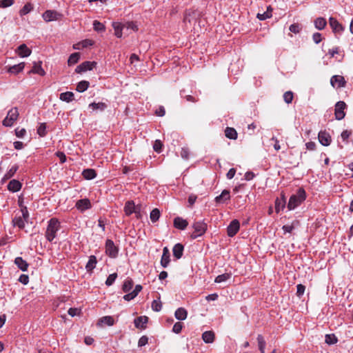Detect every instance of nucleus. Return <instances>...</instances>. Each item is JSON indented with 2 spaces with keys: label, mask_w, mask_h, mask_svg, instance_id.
Segmentation results:
<instances>
[{
  "label": "nucleus",
  "mask_w": 353,
  "mask_h": 353,
  "mask_svg": "<svg viewBox=\"0 0 353 353\" xmlns=\"http://www.w3.org/2000/svg\"><path fill=\"white\" fill-rule=\"evenodd\" d=\"M286 205V199L283 193L281 194L280 198H276L275 200V211L278 214L280 211L283 210Z\"/></svg>",
  "instance_id": "nucleus-15"
},
{
  "label": "nucleus",
  "mask_w": 353,
  "mask_h": 353,
  "mask_svg": "<svg viewBox=\"0 0 353 353\" xmlns=\"http://www.w3.org/2000/svg\"><path fill=\"white\" fill-rule=\"evenodd\" d=\"M173 225L175 228L184 230L188 227V222L180 216H176L174 219Z\"/></svg>",
  "instance_id": "nucleus-12"
},
{
  "label": "nucleus",
  "mask_w": 353,
  "mask_h": 353,
  "mask_svg": "<svg viewBox=\"0 0 353 353\" xmlns=\"http://www.w3.org/2000/svg\"><path fill=\"white\" fill-rule=\"evenodd\" d=\"M99 324H105L108 326L113 325L114 323V319L110 316H105L101 318L98 322Z\"/></svg>",
  "instance_id": "nucleus-37"
},
{
  "label": "nucleus",
  "mask_w": 353,
  "mask_h": 353,
  "mask_svg": "<svg viewBox=\"0 0 353 353\" xmlns=\"http://www.w3.org/2000/svg\"><path fill=\"white\" fill-rule=\"evenodd\" d=\"M283 100L284 101L290 104L292 103L293 98H294V94L292 91H287L283 94Z\"/></svg>",
  "instance_id": "nucleus-49"
},
{
  "label": "nucleus",
  "mask_w": 353,
  "mask_h": 353,
  "mask_svg": "<svg viewBox=\"0 0 353 353\" xmlns=\"http://www.w3.org/2000/svg\"><path fill=\"white\" fill-rule=\"evenodd\" d=\"M42 17L46 22H50L57 20L60 14L55 10H48L43 12Z\"/></svg>",
  "instance_id": "nucleus-11"
},
{
  "label": "nucleus",
  "mask_w": 353,
  "mask_h": 353,
  "mask_svg": "<svg viewBox=\"0 0 353 353\" xmlns=\"http://www.w3.org/2000/svg\"><path fill=\"white\" fill-rule=\"evenodd\" d=\"M202 339L205 343H212L215 339L214 332L212 330L204 332L202 334Z\"/></svg>",
  "instance_id": "nucleus-24"
},
{
  "label": "nucleus",
  "mask_w": 353,
  "mask_h": 353,
  "mask_svg": "<svg viewBox=\"0 0 353 353\" xmlns=\"http://www.w3.org/2000/svg\"><path fill=\"white\" fill-rule=\"evenodd\" d=\"M170 262V254L168 247H164L163 249V254L161 259V265L163 268H165L168 266Z\"/></svg>",
  "instance_id": "nucleus-13"
},
{
  "label": "nucleus",
  "mask_w": 353,
  "mask_h": 353,
  "mask_svg": "<svg viewBox=\"0 0 353 353\" xmlns=\"http://www.w3.org/2000/svg\"><path fill=\"white\" fill-rule=\"evenodd\" d=\"M272 8L270 6H268L267 10L264 12L263 13H258L257 14V19H259L260 21H263L267 19H270L272 17Z\"/></svg>",
  "instance_id": "nucleus-32"
},
{
  "label": "nucleus",
  "mask_w": 353,
  "mask_h": 353,
  "mask_svg": "<svg viewBox=\"0 0 353 353\" xmlns=\"http://www.w3.org/2000/svg\"><path fill=\"white\" fill-rule=\"evenodd\" d=\"M148 343V336H142L138 341V346L143 347V346L145 345Z\"/></svg>",
  "instance_id": "nucleus-63"
},
{
  "label": "nucleus",
  "mask_w": 353,
  "mask_h": 353,
  "mask_svg": "<svg viewBox=\"0 0 353 353\" xmlns=\"http://www.w3.org/2000/svg\"><path fill=\"white\" fill-rule=\"evenodd\" d=\"M257 342H258L259 349L261 353H265V348L266 343H265L264 338L262 335H261V334L258 335Z\"/></svg>",
  "instance_id": "nucleus-41"
},
{
  "label": "nucleus",
  "mask_w": 353,
  "mask_h": 353,
  "mask_svg": "<svg viewBox=\"0 0 353 353\" xmlns=\"http://www.w3.org/2000/svg\"><path fill=\"white\" fill-rule=\"evenodd\" d=\"M7 117H9L10 120L15 121L18 117H19V112L17 108H12L8 112Z\"/></svg>",
  "instance_id": "nucleus-43"
},
{
  "label": "nucleus",
  "mask_w": 353,
  "mask_h": 353,
  "mask_svg": "<svg viewBox=\"0 0 353 353\" xmlns=\"http://www.w3.org/2000/svg\"><path fill=\"white\" fill-rule=\"evenodd\" d=\"M161 212L158 208H154L150 214V219L152 223H156L160 218Z\"/></svg>",
  "instance_id": "nucleus-38"
},
{
  "label": "nucleus",
  "mask_w": 353,
  "mask_h": 353,
  "mask_svg": "<svg viewBox=\"0 0 353 353\" xmlns=\"http://www.w3.org/2000/svg\"><path fill=\"white\" fill-rule=\"evenodd\" d=\"M89 108H92L93 110H99L100 111H103L108 108V105L103 102H93L89 104Z\"/></svg>",
  "instance_id": "nucleus-34"
},
{
  "label": "nucleus",
  "mask_w": 353,
  "mask_h": 353,
  "mask_svg": "<svg viewBox=\"0 0 353 353\" xmlns=\"http://www.w3.org/2000/svg\"><path fill=\"white\" fill-rule=\"evenodd\" d=\"M37 134L41 137H44L47 134L46 131V123H41L39 124V127L37 130Z\"/></svg>",
  "instance_id": "nucleus-45"
},
{
  "label": "nucleus",
  "mask_w": 353,
  "mask_h": 353,
  "mask_svg": "<svg viewBox=\"0 0 353 353\" xmlns=\"http://www.w3.org/2000/svg\"><path fill=\"white\" fill-rule=\"evenodd\" d=\"M16 52L20 57H27L31 54V50L25 43L21 44L16 50Z\"/></svg>",
  "instance_id": "nucleus-18"
},
{
  "label": "nucleus",
  "mask_w": 353,
  "mask_h": 353,
  "mask_svg": "<svg viewBox=\"0 0 353 353\" xmlns=\"http://www.w3.org/2000/svg\"><path fill=\"white\" fill-rule=\"evenodd\" d=\"M330 83L334 88H341L345 86L346 81L343 76L334 75L330 79Z\"/></svg>",
  "instance_id": "nucleus-8"
},
{
  "label": "nucleus",
  "mask_w": 353,
  "mask_h": 353,
  "mask_svg": "<svg viewBox=\"0 0 353 353\" xmlns=\"http://www.w3.org/2000/svg\"><path fill=\"white\" fill-rule=\"evenodd\" d=\"M163 143L160 140H156L153 145V149L155 152L160 153L161 152Z\"/></svg>",
  "instance_id": "nucleus-55"
},
{
  "label": "nucleus",
  "mask_w": 353,
  "mask_h": 353,
  "mask_svg": "<svg viewBox=\"0 0 353 353\" xmlns=\"http://www.w3.org/2000/svg\"><path fill=\"white\" fill-rule=\"evenodd\" d=\"M136 205L133 201H128L125 203L124 212L126 216H129L135 212Z\"/></svg>",
  "instance_id": "nucleus-23"
},
{
  "label": "nucleus",
  "mask_w": 353,
  "mask_h": 353,
  "mask_svg": "<svg viewBox=\"0 0 353 353\" xmlns=\"http://www.w3.org/2000/svg\"><path fill=\"white\" fill-rule=\"evenodd\" d=\"M143 287L141 285H136L132 292L128 293L123 296V299L127 301H130L134 299L139 293L142 290Z\"/></svg>",
  "instance_id": "nucleus-16"
},
{
  "label": "nucleus",
  "mask_w": 353,
  "mask_h": 353,
  "mask_svg": "<svg viewBox=\"0 0 353 353\" xmlns=\"http://www.w3.org/2000/svg\"><path fill=\"white\" fill-rule=\"evenodd\" d=\"M240 228V223L237 219L232 220L227 228L228 236L233 237L236 234Z\"/></svg>",
  "instance_id": "nucleus-6"
},
{
  "label": "nucleus",
  "mask_w": 353,
  "mask_h": 353,
  "mask_svg": "<svg viewBox=\"0 0 353 353\" xmlns=\"http://www.w3.org/2000/svg\"><path fill=\"white\" fill-rule=\"evenodd\" d=\"M305 290V286L302 284H298L296 286V295L301 297L303 295Z\"/></svg>",
  "instance_id": "nucleus-58"
},
{
  "label": "nucleus",
  "mask_w": 353,
  "mask_h": 353,
  "mask_svg": "<svg viewBox=\"0 0 353 353\" xmlns=\"http://www.w3.org/2000/svg\"><path fill=\"white\" fill-rule=\"evenodd\" d=\"M194 232L190 234L192 239L203 236L208 230V225L204 221H194L192 225Z\"/></svg>",
  "instance_id": "nucleus-3"
},
{
  "label": "nucleus",
  "mask_w": 353,
  "mask_h": 353,
  "mask_svg": "<svg viewBox=\"0 0 353 353\" xmlns=\"http://www.w3.org/2000/svg\"><path fill=\"white\" fill-rule=\"evenodd\" d=\"M114 29V34L117 37L121 38L122 37V26L120 24H113Z\"/></svg>",
  "instance_id": "nucleus-53"
},
{
  "label": "nucleus",
  "mask_w": 353,
  "mask_h": 353,
  "mask_svg": "<svg viewBox=\"0 0 353 353\" xmlns=\"http://www.w3.org/2000/svg\"><path fill=\"white\" fill-rule=\"evenodd\" d=\"M21 187V183L16 179L11 180L8 184V190L12 192H19Z\"/></svg>",
  "instance_id": "nucleus-20"
},
{
  "label": "nucleus",
  "mask_w": 353,
  "mask_h": 353,
  "mask_svg": "<svg viewBox=\"0 0 353 353\" xmlns=\"http://www.w3.org/2000/svg\"><path fill=\"white\" fill-rule=\"evenodd\" d=\"M133 285L134 282L132 279L130 278H127L123 283L122 290L126 294L130 293V291L132 289Z\"/></svg>",
  "instance_id": "nucleus-30"
},
{
  "label": "nucleus",
  "mask_w": 353,
  "mask_h": 353,
  "mask_svg": "<svg viewBox=\"0 0 353 353\" xmlns=\"http://www.w3.org/2000/svg\"><path fill=\"white\" fill-rule=\"evenodd\" d=\"M26 134V130L24 128L19 129L17 128L15 130V134L19 138L23 137Z\"/></svg>",
  "instance_id": "nucleus-64"
},
{
  "label": "nucleus",
  "mask_w": 353,
  "mask_h": 353,
  "mask_svg": "<svg viewBox=\"0 0 353 353\" xmlns=\"http://www.w3.org/2000/svg\"><path fill=\"white\" fill-rule=\"evenodd\" d=\"M33 10V6L30 3H27L24 5V6L20 10L19 14L20 16H23L29 12H30Z\"/></svg>",
  "instance_id": "nucleus-42"
},
{
  "label": "nucleus",
  "mask_w": 353,
  "mask_h": 353,
  "mask_svg": "<svg viewBox=\"0 0 353 353\" xmlns=\"http://www.w3.org/2000/svg\"><path fill=\"white\" fill-rule=\"evenodd\" d=\"M119 248L111 239L105 241V254L110 258H116L118 256Z\"/></svg>",
  "instance_id": "nucleus-4"
},
{
  "label": "nucleus",
  "mask_w": 353,
  "mask_h": 353,
  "mask_svg": "<svg viewBox=\"0 0 353 353\" xmlns=\"http://www.w3.org/2000/svg\"><path fill=\"white\" fill-rule=\"evenodd\" d=\"M314 25L315 28H316L319 30H322L325 28L327 25L326 19L324 17H317L314 21Z\"/></svg>",
  "instance_id": "nucleus-25"
},
{
  "label": "nucleus",
  "mask_w": 353,
  "mask_h": 353,
  "mask_svg": "<svg viewBox=\"0 0 353 353\" xmlns=\"http://www.w3.org/2000/svg\"><path fill=\"white\" fill-rule=\"evenodd\" d=\"M152 308L155 312H159L162 308V303L160 300H154L152 303Z\"/></svg>",
  "instance_id": "nucleus-52"
},
{
  "label": "nucleus",
  "mask_w": 353,
  "mask_h": 353,
  "mask_svg": "<svg viewBox=\"0 0 353 353\" xmlns=\"http://www.w3.org/2000/svg\"><path fill=\"white\" fill-rule=\"evenodd\" d=\"M97 260L95 256L91 255L89 257V260L85 265V269L88 272H91L96 267Z\"/></svg>",
  "instance_id": "nucleus-26"
},
{
  "label": "nucleus",
  "mask_w": 353,
  "mask_h": 353,
  "mask_svg": "<svg viewBox=\"0 0 353 353\" xmlns=\"http://www.w3.org/2000/svg\"><path fill=\"white\" fill-rule=\"evenodd\" d=\"M82 176L87 180H91L97 176V172L94 169L88 168L82 172Z\"/></svg>",
  "instance_id": "nucleus-31"
},
{
  "label": "nucleus",
  "mask_w": 353,
  "mask_h": 353,
  "mask_svg": "<svg viewBox=\"0 0 353 353\" xmlns=\"http://www.w3.org/2000/svg\"><path fill=\"white\" fill-rule=\"evenodd\" d=\"M90 83L88 81H81L77 85L76 90L79 92L85 91L89 87Z\"/></svg>",
  "instance_id": "nucleus-39"
},
{
  "label": "nucleus",
  "mask_w": 353,
  "mask_h": 353,
  "mask_svg": "<svg viewBox=\"0 0 353 353\" xmlns=\"http://www.w3.org/2000/svg\"><path fill=\"white\" fill-rule=\"evenodd\" d=\"M30 73L38 74L41 76H44L46 74V72L41 67V62H34L32 70L30 71Z\"/></svg>",
  "instance_id": "nucleus-28"
},
{
  "label": "nucleus",
  "mask_w": 353,
  "mask_h": 353,
  "mask_svg": "<svg viewBox=\"0 0 353 353\" xmlns=\"http://www.w3.org/2000/svg\"><path fill=\"white\" fill-rule=\"evenodd\" d=\"M184 247L181 243H176L172 248L173 256L176 259H179L182 257L183 254Z\"/></svg>",
  "instance_id": "nucleus-22"
},
{
  "label": "nucleus",
  "mask_w": 353,
  "mask_h": 353,
  "mask_svg": "<svg viewBox=\"0 0 353 353\" xmlns=\"http://www.w3.org/2000/svg\"><path fill=\"white\" fill-rule=\"evenodd\" d=\"M14 264L23 272L27 271L29 267V264L27 263V261L23 260V258L20 256L15 258Z\"/></svg>",
  "instance_id": "nucleus-21"
},
{
  "label": "nucleus",
  "mask_w": 353,
  "mask_h": 353,
  "mask_svg": "<svg viewBox=\"0 0 353 353\" xmlns=\"http://www.w3.org/2000/svg\"><path fill=\"white\" fill-rule=\"evenodd\" d=\"M183 328V325L180 322H176L174 323L172 327V331L176 334H179L181 332Z\"/></svg>",
  "instance_id": "nucleus-59"
},
{
  "label": "nucleus",
  "mask_w": 353,
  "mask_h": 353,
  "mask_svg": "<svg viewBox=\"0 0 353 353\" xmlns=\"http://www.w3.org/2000/svg\"><path fill=\"white\" fill-rule=\"evenodd\" d=\"M26 221L21 216H15L12 219L13 225L18 227L19 229H23L25 228V223Z\"/></svg>",
  "instance_id": "nucleus-33"
},
{
  "label": "nucleus",
  "mask_w": 353,
  "mask_h": 353,
  "mask_svg": "<svg viewBox=\"0 0 353 353\" xmlns=\"http://www.w3.org/2000/svg\"><path fill=\"white\" fill-rule=\"evenodd\" d=\"M25 67V63L21 62L19 64L14 65L12 66H10L8 69V72L11 74H17L20 72H21Z\"/></svg>",
  "instance_id": "nucleus-27"
},
{
  "label": "nucleus",
  "mask_w": 353,
  "mask_h": 353,
  "mask_svg": "<svg viewBox=\"0 0 353 353\" xmlns=\"http://www.w3.org/2000/svg\"><path fill=\"white\" fill-rule=\"evenodd\" d=\"M329 24L334 33H341L344 30V28L336 18L330 17Z\"/></svg>",
  "instance_id": "nucleus-9"
},
{
  "label": "nucleus",
  "mask_w": 353,
  "mask_h": 353,
  "mask_svg": "<svg viewBox=\"0 0 353 353\" xmlns=\"http://www.w3.org/2000/svg\"><path fill=\"white\" fill-rule=\"evenodd\" d=\"M14 3V0H1L0 1V8H6L12 6Z\"/></svg>",
  "instance_id": "nucleus-54"
},
{
  "label": "nucleus",
  "mask_w": 353,
  "mask_h": 353,
  "mask_svg": "<svg viewBox=\"0 0 353 353\" xmlns=\"http://www.w3.org/2000/svg\"><path fill=\"white\" fill-rule=\"evenodd\" d=\"M117 278V273H113V274H110L105 281V285L108 286L112 285L114 283Z\"/></svg>",
  "instance_id": "nucleus-51"
},
{
  "label": "nucleus",
  "mask_w": 353,
  "mask_h": 353,
  "mask_svg": "<svg viewBox=\"0 0 353 353\" xmlns=\"http://www.w3.org/2000/svg\"><path fill=\"white\" fill-rule=\"evenodd\" d=\"M347 108L346 103L343 101H338L335 105L334 115L337 120L343 119L345 116V109Z\"/></svg>",
  "instance_id": "nucleus-5"
},
{
  "label": "nucleus",
  "mask_w": 353,
  "mask_h": 353,
  "mask_svg": "<svg viewBox=\"0 0 353 353\" xmlns=\"http://www.w3.org/2000/svg\"><path fill=\"white\" fill-rule=\"evenodd\" d=\"M175 318L180 321H183L187 318L188 312L183 307H179L174 313Z\"/></svg>",
  "instance_id": "nucleus-29"
},
{
  "label": "nucleus",
  "mask_w": 353,
  "mask_h": 353,
  "mask_svg": "<svg viewBox=\"0 0 353 353\" xmlns=\"http://www.w3.org/2000/svg\"><path fill=\"white\" fill-rule=\"evenodd\" d=\"M148 322V317L146 316H141L136 318L134 320V326L137 328L145 329L146 327V324Z\"/></svg>",
  "instance_id": "nucleus-19"
},
{
  "label": "nucleus",
  "mask_w": 353,
  "mask_h": 353,
  "mask_svg": "<svg viewBox=\"0 0 353 353\" xmlns=\"http://www.w3.org/2000/svg\"><path fill=\"white\" fill-rule=\"evenodd\" d=\"M325 341L329 345H333L337 343L338 340L334 334H326Z\"/></svg>",
  "instance_id": "nucleus-48"
},
{
  "label": "nucleus",
  "mask_w": 353,
  "mask_h": 353,
  "mask_svg": "<svg viewBox=\"0 0 353 353\" xmlns=\"http://www.w3.org/2000/svg\"><path fill=\"white\" fill-rule=\"evenodd\" d=\"M18 281L23 285H27L29 282V276L27 274H21Z\"/></svg>",
  "instance_id": "nucleus-62"
},
{
  "label": "nucleus",
  "mask_w": 353,
  "mask_h": 353,
  "mask_svg": "<svg viewBox=\"0 0 353 353\" xmlns=\"http://www.w3.org/2000/svg\"><path fill=\"white\" fill-rule=\"evenodd\" d=\"M183 92H184L183 90L181 91V93H180L181 97L184 98L187 101L192 102V103H195V102L197 101V100L194 97H192V95L188 94V95H185L184 96L183 95Z\"/></svg>",
  "instance_id": "nucleus-60"
},
{
  "label": "nucleus",
  "mask_w": 353,
  "mask_h": 353,
  "mask_svg": "<svg viewBox=\"0 0 353 353\" xmlns=\"http://www.w3.org/2000/svg\"><path fill=\"white\" fill-rule=\"evenodd\" d=\"M21 215H20V216H22L23 219L26 221L28 222V219H29V212H28L27 207L22 206L21 208Z\"/></svg>",
  "instance_id": "nucleus-56"
},
{
  "label": "nucleus",
  "mask_w": 353,
  "mask_h": 353,
  "mask_svg": "<svg viewBox=\"0 0 353 353\" xmlns=\"http://www.w3.org/2000/svg\"><path fill=\"white\" fill-rule=\"evenodd\" d=\"M96 65L97 63L95 61H84L76 68L75 72L77 73H81L88 70H91Z\"/></svg>",
  "instance_id": "nucleus-7"
},
{
  "label": "nucleus",
  "mask_w": 353,
  "mask_h": 353,
  "mask_svg": "<svg viewBox=\"0 0 353 353\" xmlns=\"http://www.w3.org/2000/svg\"><path fill=\"white\" fill-rule=\"evenodd\" d=\"M230 199V192L228 190H224L221 194L215 197L214 201L216 203H223Z\"/></svg>",
  "instance_id": "nucleus-17"
},
{
  "label": "nucleus",
  "mask_w": 353,
  "mask_h": 353,
  "mask_svg": "<svg viewBox=\"0 0 353 353\" xmlns=\"http://www.w3.org/2000/svg\"><path fill=\"white\" fill-rule=\"evenodd\" d=\"M93 29L97 32H103L105 30V26L97 20L93 21Z\"/></svg>",
  "instance_id": "nucleus-47"
},
{
  "label": "nucleus",
  "mask_w": 353,
  "mask_h": 353,
  "mask_svg": "<svg viewBox=\"0 0 353 353\" xmlns=\"http://www.w3.org/2000/svg\"><path fill=\"white\" fill-rule=\"evenodd\" d=\"M312 40L316 43L318 44L322 41V35L319 32H314L312 35Z\"/></svg>",
  "instance_id": "nucleus-61"
},
{
  "label": "nucleus",
  "mask_w": 353,
  "mask_h": 353,
  "mask_svg": "<svg viewBox=\"0 0 353 353\" xmlns=\"http://www.w3.org/2000/svg\"><path fill=\"white\" fill-rule=\"evenodd\" d=\"M19 166L17 165H12L10 170L6 172V174L3 176V179H8L12 177L16 172L17 171Z\"/></svg>",
  "instance_id": "nucleus-46"
},
{
  "label": "nucleus",
  "mask_w": 353,
  "mask_h": 353,
  "mask_svg": "<svg viewBox=\"0 0 353 353\" xmlns=\"http://www.w3.org/2000/svg\"><path fill=\"white\" fill-rule=\"evenodd\" d=\"M225 135L230 139L235 140L237 139V132L233 128L227 127L225 130Z\"/></svg>",
  "instance_id": "nucleus-35"
},
{
  "label": "nucleus",
  "mask_w": 353,
  "mask_h": 353,
  "mask_svg": "<svg viewBox=\"0 0 353 353\" xmlns=\"http://www.w3.org/2000/svg\"><path fill=\"white\" fill-rule=\"evenodd\" d=\"M75 206L79 210L83 212L91 208L92 205L88 199H83L77 201Z\"/></svg>",
  "instance_id": "nucleus-14"
},
{
  "label": "nucleus",
  "mask_w": 353,
  "mask_h": 353,
  "mask_svg": "<svg viewBox=\"0 0 353 353\" xmlns=\"http://www.w3.org/2000/svg\"><path fill=\"white\" fill-rule=\"evenodd\" d=\"M231 277L230 273H224L220 275H218L214 280L215 283H220L222 282H225L228 280Z\"/></svg>",
  "instance_id": "nucleus-44"
},
{
  "label": "nucleus",
  "mask_w": 353,
  "mask_h": 353,
  "mask_svg": "<svg viewBox=\"0 0 353 353\" xmlns=\"http://www.w3.org/2000/svg\"><path fill=\"white\" fill-rule=\"evenodd\" d=\"M306 199V193L303 188H299L295 194H292L289 199L288 208L289 210H294L300 205Z\"/></svg>",
  "instance_id": "nucleus-2"
},
{
  "label": "nucleus",
  "mask_w": 353,
  "mask_h": 353,
  "mask_svg": "<svg viewBox=\"0 0 353 353\" xmlns=\"http://www.w3.org/2000/svg\"><path fill=\"white\" fill-rule=\"evenodd\" d=\"M59 99L65 102H71L74 99V93L72 92H65L60 94Z\"/></svg>",
  "instance_id": "nucleus-36"
},
{
  "label": "nucleus",
  "mask_w": 353,
  "mask_h": 353,
  "mask_svg": "<svg viewBox=\"0 0 353 353\" xmlns=\"http://www.w3.org/2000/svg\"><path fill=\"white\" fill-rule=\"evenodd\" d=\"M61 229V222L57 218H51L48 221L45 236L49 242H52L57 237L58 231Z\"/></svg>",
  "instance_id": "nucleus-1"
},
{
  "label": "nucleus",
  "mask_w": 353,
  "mask_h": 353,
  "mask_svg": "<svg viewBox=\"0 0 353 353\" xmlns=\"http://www.w3.org/2000/svg\"><path fill=\"white\" fill-rule=\"evenodd\" d=\"M318 139L320 143L324 146L330 145L332 141L331 136L326 131H320Z\"/></svg>",
  "instance_id": "nucleus-10"
},
{
  "label": "nucleus",
  "mask_w": 353,
  "mask_h": 353,
  "mask_svg": "<svg viewBox=\"0 0 353 353\" xmlns=\"http://www.w3.org/2000/svg\"><path fill=\"white\" fill-rule=\"evenodd\" d=\"M181 157L183 159H188L189 157H190V150L188 148H181Z\"/></svg>",
  "instance_id": "nucleus-57"
},
{
  "label": "nucleus",
  "mask_w": 353,
  "mask_h": 353,
  "mask_svg": "<svg viewBox=\"0 0 353 353\" xmlns=\"http://www.w3.org/2000/svg\"><path fill=\"white\" fill-rule=\"evenodd\" d=\"M289 30L294 34H298L302 30V26L299 23H293L290 26Z\"/></svg>",
  "instance_id": "nucleus-50"
},
{
  "label": "nucleus",
  "mask_w": 353,
  "mask_h": 353,
  "mask_svg": "<svg viewBox=\"0 0 353 353\" xmlns=\"http://www.w3.org/2000/svg\"><path fill=\"white\" fill-rule=\"evenodd\" d=\"M80 58V54L79 52H74L70 54L68 60V65H72L76 64Z\"/></svg>",
  "instance_id": "nucleus-40"
}]
</instances>
